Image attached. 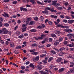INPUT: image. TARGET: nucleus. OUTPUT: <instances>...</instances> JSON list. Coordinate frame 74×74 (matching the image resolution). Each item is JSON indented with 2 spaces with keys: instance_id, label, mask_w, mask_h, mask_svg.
<instances>
[{
  "instance_id": "obj_1",
  "label": "nucleus",
  "mask_w": 74,
  "mask_h": 74,
  "mask_svg": "<svg viewBox=\"0 0 74 74\" xmlns=\"http://www.w3.org/2000/svg\"><path fill=\"white\" fill-rule=\"evenodd\" d=\"M2 34H7V33H8V31L7 30V29L5 28H3L2 29Z\"/></svg>"
},
{
  "instance_id": "obj_2",
  "label": "nucleus",
  "mask_w": 74,
  "mask_h": 74,
  "mask_svg": "<svg viewBox=\"0 0 74 74\" xmlns=\"http://www.w3.org/2000/svg\"><path fill=\"white\" fill-rule=\"evenodd\" d=\"M46 72H44L43 71H39L40 73H41V74H49V71L47 69L45 70Z\"/></svg>"
},
{
  "instance_id": "obj_3",
  "label": "nucleus",
  "mask_w": 74,
  "mask_h": 74,
  "mask_svg": "<svg viewBox=\"0 0 74 74\" xmlns=\"http://www.w3.org/2000/svg\"><path fill=\"white\" fill-rule=\"evenodd\" d=\"M46 37V35L42 34H41V36L39 37V38L40 39V40H43V38Z\"/></svg>"
},
{
  "instance_id": "obj_4",
  "label": "nucleus",
  "mask_w": 74,
  "mask_h": 74,
  "mask_svg": "<svg viewBox=\"0 0 74 74\" xmlns=\"http://www.w3.org/2000/svg\"><path fill=\"white\" fill-rule=\"evenodd\" d=\"M64 31L66 32H68V33H71L73 32V30L72 29H64Z\"/></svg>"
},
{
  "instance_id": "obj_5",
  "label": "nucleus",
  "mask_w": 74,
  "mask_h": 74,
  "mask_svg": "<svg viewBox=\"0 0 74 74\" xmlns=\"http://www.w3.org/2000/svg\"><path fill=\"white\" fill-rule=\"evenodd\" d=\"M39 59H40V56H38L35 57L34 59V62H37L39 60Z\"/></svg>"
},
{
  "instance_id": "obj_6",
  "label": "nucleus",
  "mask_w": 74,
  "mask_h": 74,
  "mask_svg": "<svg viewBox=\"0 0 74 74\" xmlns=\"http://www.w3.org/2000/svg\"><path fill=\"white\" fill-rule=\"evenodd\" d=\"M4 14H2V16H4L5 18H8L9 17V15L7 13H4Z\"/></svg>"
},
{
  "instance_id": "obj_7",
  "label": "nucleus",
  "mask_w": 74,
  "mask_h": 74,
  "mask_svg": "<svg viewBox=\"0 0 74 74\" xmlns=\"http://www.w3.org/2000/svg\"><path fill=\"white\" fill-rule=\"evenodd\" d=\"M42 12L44 14H46L47 15H48L49 13V12L47 10H45L44 11H42Z\"/></svg>"
},
{
  "instance_id": "obj_8",
  "label": "nucleus",
  "mask_w": 74,
  "mask_h": 74,
  "mask_svg": "<svg viewBox=\"0 0 74 74\" xmlns=\"http://www.w3.org/2000/svg\"><path fill=\"white\" fill-rule=\"evenodd\" d=\"M62 58H59L56 60V62H58V63H59L60 62L62 61Z\"/></svg>"
},
{
  "instance_id": "obj_9",
  "label": "nucleus",
  "mask_w": 74,
  "mask_h": 74,
  "mask_svg": "<svg viewBox=\"0 0 74 74\" xmlns=\"http://www.w3.org/2000/svg\"><path fill=\"white\" fill-rule=\"evenodd\" d=\"M34 24H35V21H32L29 22V25H34Z\"/></svg>"
},
{
  "instance_id": "obj_10",
  "label": "nucleus",
  "mask_w": 74,
  "mask_h": 74,
  "mask_svg": "<svg viewBox=\"0 0 74 74\" xmlns=\"http://www.w3.org/2000/svg\"><path fill=\"white\" fill-rule=\"evenodd\" d=\"M67 36L69 37V39H71V38H72L73 37V34H69L67 35Z\"/></svg>"
},
{
  "instance_id": "obj_11",
  "label": "nucleus",
  "mask_w": 74,
  "mask_h": 74,
  "mask_svg": "<svg viewBox=\"0 0 74 74\" xmlns=\"http://www.w3.org/2000/svg\"><path fill=\"white\" fill-rule=\"evenodd\" d=\"M59 41L58 40L56 41L54 43L55 46H57L59 45Z\"/></svg>"
},
{
  "instance_id": "obj_12",
  "label": "nucleus",
  "mask_w": 74,
  "mask_h": 74,
  "mask_svg": "<svg viewBox=\"0 0 74 74\" xmlns=\"http://www.w3.org/2000/svg\"><path fill=\"white\" fill-rule=\"evenodd\" d=\"M64 70V68H63L60 69L58 70V71L59 73H62V72H63Z\"/></svg>"
},
{
  "instance_id": "obj_13",
  "label": "nucleus",
  "mask_w": 74,
  "mask_h": 74,
  "mask_svg": "<svg viewBox=\"0 0 74 74\" xmlns=\"http://www.w3.org/2000/svg\"><path fill=\"white\" fill-rule=\"evenodd\" d=\"M50 17L51 18H54L55 19H57L58 17L57 16H55L54 15H51L50 16Z\"/></svg>"
},
{
  "instance_id": "obj_14",
  "label": "nucleus",
  "mask_w": 74,
  "mask_h": 74,
  "mask_svg": "<svg viewBox=\"0 0 74 74\" xmlns=\"http://www.w3.org/2000/svg\"><path fill=\"white\" fill-rule=\"evenodd\" d=\"M57 2V1H52V3L51 4L52 5H55Z\"/></svg>"
},
{
  "instance_id": "obj_15",
  "label": "nucleus",
  "mask_w": 74,
  "mask_h": 74,
  "mask_svg": "<svg viewBox=\"0 0 74 74\" xmlns=\"http://www.w3.org/2000/svg\"><path fill=\"white\" fill-rule=\"evenodd\" d=\"M68 22L69 23L71 24L72 23H74V20H68Z\"/></svg>"
},
{
  "instance_id": "obj_16",
  "label": "nucleus",
  "mask_w": 74,
  "mask_h": 74,
  "mask_svg": "<svg viewBox=\"0 0 74 74\" xmlns=\"http://www.w3.org/2000/svg\"><path fill=\"white\" fill-rule=\"evenodd\" d=\"M50 11H51V12H57V11L56 10H54V8H51Z\"/></svg>"
},
{
  "instance_id": "obj_17",
  "label": "nucleus",
  "mask_w": 74,
  "mask_h": 74,
  "mask_svg": "<svg viewBox=\"0 0 74 74\" xmlns=\"http://www.w3.org/2000/svg\"><path fill=\"white\" fill-rule=\"evenodd\" d=\"M30 2L31 3H32L33 4H36V2H35L34 0H30Z\"/></svg>"
},
{
  "instance_id": "obj_18",
  "label": "nucleus",
  "mask_w": 74,
  "mask_h": 74,
  "mask_svg": "<svg viewBox=\"0 0 74 74\" xmlns=\"http://www.w3.org/2000/svg\"><path fill=\"white\" fill-rule=\"evenodd\" d=\"M36 68L38 70H41L42 69V67L40 65H38L36 66Z\"/></svg>"
},
{
  "instance_id": "obj_19",
  "label": "nucleus",
  "mask_w": 74,
  "mask_h": 74,
  "mask_svg": "<svg viewBox=\"0 0 74 74\" xmlns=\"http://www.w3.org/2000/svg\"><path fill=\"white\" fill-rule=\"evenodd\" d=\"M10 46L12 48H14L15 47V45H14V43L13 42H11L10 43Z\"/></svg>"
},
{
  "instance_id": "obj_20",
  "label": "nucleus",
  "mask_w": 74,
  "mask_h": 74,
  "mask_svg": "<svg viewBox=\"0 0 74 74\" xmlns=\"http://www.w3.org/2000/svg\"><path fill=\"white\" fill-rule=\"evenodd\" d=\"M30 31L31 32L34 33V32H37V30L36 29H32L30 30Z\"/></svg>"
},
{
  "instance_id": "obj_21",
  "label": "nucleus",
  "mask_w": 74,
  "mask_h": 74,
  "mask_svg": "<svg viewBox=\"0 0 74 74\" xmlns=\"http://www.w3.org/2000/svg\"><path fill=\"white\" fill-rule=\"evenodd\" d=\"M63 38L62 37H61L59 38L58 41L59 42H60L61 41H63Z\"/></svg>"
},
{
  "instance_id": "obj_22",
  "label": "nucleus",
  "mask_w": 74,
  "mask_h": 74,
  "mask_svg": "<svg viewBox=\"0 0 74 74\" xmlns=\"http://www.w3.org/2000/svg\"><path fill=\"white\" fill-rule=\"evenodd\" d=\"M63 54H64V53L62 52V51L58 53V55L60 56H63Z\"/></svg>"
},
{
  "instance_id": "obj_23",
  "label": "nucleus",
  "mask_w": 74,
  "mask_h": 74,
  "mask_svg": "<svg viewBox=\"0 0 74 74\" xmlns=\"http://www.w3.org/2000/svg\"><path fill=\"white\" fill-rule=\"evenodd\" d=\"M30 67H31L33 69H34V65H33V64L32 63H31L29 65Z\"/></svg>"
},
{
  "instance_id": "obj_24",
  "label": "nucleus",
  "mask_w": 74,
  "mask_h": 74,
  "mask_svg": "<svg viewBox=\"0 0 74 74\" xmlns=\"http://www.w3.org/2000/svg\"><path fill=\"white\" fill-rule=\"evenodd\" d=\"M53 59V58L52 57H50L49 58L48 60L49 62H51V61H52V60Z\"/></svg>"
},
{
  "instance_id": "obj_25",
  "label": "nucleus",
  "mask_w": 74,
  "mask_h": 74,
  "mask_svg": "<svg viewBox=\"0 0 74 74\" xmlns=\"http://www.w3.org/2000/svg\"><path fill=\"white\" fill-rule=\"evenodd\" d=\"M24 37V35L23 34L19 36H18V38H23Z\"/></svg>"
},
{
  "instance_id": "obj_26",
  "label": "nucleus",
  "mask_w": 74,
  "mask_h": 74,
  "mask_svg": "<svg viewBox=\"0 0 74 74\" xmlns=\"http://www.w3.org/2000/svg\"><path fill=\"white\" fill-rule=\"evenodd\" d=\"M64 50H65V48L64 47H61L59 49V51H64Z\"/></svg>"
},
{
  "instance_id": "obj_27",
  "label": "nucleus",
  "mask_w": 74,
  "mask_h": 74,
  "mask_svg": "<svg viewBox=\"0 0 74 74\" xmlns=\"http://www.w3.org/2000/svg\"><path fill=\"white\" fill-rule=\"evenodd\" d=\"M61 32H60L58 31H56L55 32V33L56 34H60Z\"/></svg>"
},
{
  "instance_id": "obj_28",
  "label": "nucleus",
  "mask_w": 74,
  "mask_h": 74,
  "mask_svg": "<svg viewBox=\"0 0 74 74\" xmlns=\"http://www.w3.org/2000/svg\"><path fill=\"white\" fill-rule=\"evenodd\" d=\"M39 53L38 52H35L32 53V55H38Z\"/></svg>"
},
{
  "instance_id": "obj_29",
  "label": "nucleus",
  "mask_w": 74,
  "mask_h": 74,
  "mask_svg": "<svg viewBox=\"0 0 74 74\" xmlns=\"http://www.w3.org/2000/svg\"><path fill=\"white\" fill-rule=\"evenodd\" d=\"M27 28V27H24L22 29V32H26V28Z\"/></svg>"
},
{
  "instance_id": "obj_30",
  "label": "nucleus",
  "mask_w": 74,
  "mask_h": 74,
  "mask_svg": "<svg viewBox=\"0 0 74 74\" xmlns=\"http://www.w3.org/2000/svg\"><path fill=\"white\" fill-rule=\"evenodd\" d=\"M38 45L36 43H34L32 45V47H37Z\"/></svg>"
},
{
  "instance_id": "obj_31",
  "label": "nucleus",
  "mask_w": 74,
  "mask_h": 74,
  "mask_svg": "<svg viewBox=\"0 0 74 74\" xmlns=\"http://www.w3.org/2000/svg\"><path fill=\"white\" fill-rule=\"evenodd\" d=\"M25 66H22L21 67V69L22 70H25Z\"/></svg>"
},
{
  "instance_id": "obj_32",
  "label": "nucleus",
  "mask_w": 74,
  "mask_h": 74,
  "mask_svg": "<svg viewBox=\"0 0 74 74\" xmlns=\"http://www.w3.org/2000/svg\"><path fill=\"white\" fill-rule=\"evenodd\" d=\"M51 52L52 53H53V54H56V52L55 51H53V50H52L51 51Z\"/></svg>"
},
{
  "instance_id": "obj_33",
  "label": "nucleus",
  "mask_w": 74,
  "mask_h": 74,
  "mask_svg": "<svg viewBox=\"0 0 74 74\" xmlns=\"http://www.w3.org/2000/svg\"><path fill=\"white\" fill-rule=\"evenodd\" d=\"M38 47L39 48H42L44 47V45H39Z\"/></svg>"
},
{
  "instance_id": "obj_34",
  "label": "nucleus",
  "mask_w": 74,
  "mask_h": 74,
  "mask_svg": "<svg viewBox=\"0 0 74 74\" xmlns=\"http://www.w3.org/2000/svg\"><path fill=\"white\" fill-rule=\"evenodd\" d=\"M16 49H21V47L20 46H18L16 47Z\"/></svg>"
},
{
  "instance_id": "obj_35",
  "label": "nucleus",
  "mask_w": 74,
  "mask_h": 74,
  "mask_svg": "<svg viewBox=\"0 0 74 74\" xmlns=\"http://www.w3.org/2000/svg\"><path fill=\"white\" fill-rule=\"evenodd\" d=\"M3 21V17H0V23H2Z\"/></svg>"
},
{
  "instance_id": "obj_36",
  "label": "nucleus",
  "mask_w": 74,
  "mask_h": 74,
  "mask_svg": "<svg viewBox=\"0 0 74 74\" xmlns=\"http://www.w3.org/2000/svg\"><path fill=\"white\" fill-rule=\"evenodd\" d=\"M4 26H5L6 27H8L10 25H9V24H8V23H5L4 24Z\"/></svg>"
},
{
  "instance_id": "obj_37",
  "label": "nucleus",
  "mask_w": 74,
  "mask_h": 74,
  "mask_svg": "<svg viewBox=\"0 0 74 74\" xmlns=\"http://www.w3.org/2000/svg\"><path fill=\"white\" fill-rule=\"evenodd\" d=\"M47 55L46 54H42L40 55V58H43V57H45V56H46Z\"/></svg>"
},
{
  "instance_id": "obj_38",
  "label": "nucleus",
  "mask_w": 74,
  "mask_h": 74,
  "mask_svg": "<svg viewBox=\"0 0 74 74\" xmlns=\"http://www.w3.org/2000/svg\"><path fill=\"white\" fill-rule=\"evenodd\" d=\"M71 72V73H74V68L73 69H71L70 70Z\"/></svg>"
},
{
  "instance_id": "obj_39",
  "label": "nucleus",
  "mask_w": 74,
  "mask_h": 74,
  "mask_svg": "<svg viewBox=\"0 0 74 74\" xmlns=\"http://www.w3.org/2000/svg\"><path fill=\"white\" fill-rule=\"evenodd\" d=\"M59 5H60V4L59 3H56V4L55 5H54V6L55 7H58V6H59Z\"/></svg>"
},
{
  "instance_id": "obj_40",
  "label": "nucleus",
  "mask_w": 74,
  "mask_h": 74,
  "mask_svg": "<svg viewBox=\"0 0 74 74\" xmlns=\"http://www.w3.org/2000/svg\"><path fill=\"white\" fill-rule=\"evenodd\" d=\"M38 17H37V16H35L34 18V20H35V21H38Z\"/></svg>"
},
{
  "instance_id": "obj_41",
  "label": "nucleus",
  "mask_w": 74,
  "mask_h": 74,
  "mask_svg": "<svg viewBox=\"0 0 74 74\" xmlns=\"http://www.w3.org/2000/svg\"><path fill=\"white\" fill-rule=\"evenodd\" d=\"M36 51V50H35V49H31L29 51V52H33V53L34 52V51Z\"/></svg>"
},
{
  "instance_id": "obj_42",
  "label": "nucleus",
  "mask_w": 74,
  "mask_h": 74,
  "mask_svg": "<svg viewBox=\"0 0 74 74\" xmlns=\"http://www.w3.org/2000/svg\"><path fill=\"white\" fill-rule=\"evenodd\" d=\"M26 26H27V25L25 24H23V25H22V27L23 28L26 27Z\"/></svg>"
},
{
  "instance_id": "obj_43",
  "label": "nucleus",
  "mask_w": 74,
  "mask_h": 74,
  "mask_svg": "<svg viewBox=\"0 0 74 74\" xmlns=\"http://www.w3.org/2000/svg\"><path fill=\"white\" fill-rule=\"evenodd\" d=\"M51 36L53 37H56V35L55 34H53L51 35Z\"/></svg>"
},
{
  "instance_id": "obj_44",
  "label": "nucleus",
  "mask_w": 74,
  "mask_h": 74,
  "mask_svg": "<svg viewBox=\"0 0 74 74\" xmlns=\"http://www.w3.org/2000/svg\"><path fill=\"white\" fill-rule=\"evenodd\" d=\"M41 27H42V28H44V27H45V25L44 24H42L41 25Z\"/></svg>"
},
{
  "instance_id": "obj_45",
  "label": "nucleus",
  "mask_w": 74,
  "mask_h": 74,
  "mask_svg": "<svg viewBox=\"0 0 74 74\" xmlns=\"http://www.w3.org/2000/svg\"><path fill=\"white\" fill-rule=\"evenodd\" d=\"M62 25H61L60 24H59L56 26V27H61L62 28Z\"/></svg>"
},
{
  "instance_id": "obj_46",
  "label": "nucleus",
  "mask_w": 74,
  "mask_h": 74,
  "mask_svg": "<svg viewBox=\"0 0 74 74\" xmlns=\"http://www.w3.org/2000/svg\"><path fill=\"white\" fill-rule=\"evenodd\" d=\"M40 36L38 37V38H35V40H41V39L40 38Z\"/></svg>"
},
{
  "instance_id": "obj_47",
  "label": "nucleus",
  "mask_w": 74,
  "mask_h": 74,
  "mask_svg": "<svg viewBox=\"0 0 74 74\" xmlns=\"http://www.w3.org/2000/svg\"><path fill=\"white\" fill-rule=\"evenodd\" d=\"M17 4V1H14L12 2L13 4Z\"/></svg>"
},
{
  "instance_id": "obj_48",
  "label": "nucleus",
  "mask_w": 74,
  "mask_h": 74,
  "mask_svg": "<svg viewBox=\"0 0 74 74\" xmlns=\"http://www.w3.org/2000/svg\"><path fill=\"white\" fill-rule=\"evenodd\" d=\"M64 5H65V6H67L69 5V3H68V2H65L64 3Z\"/></svg>"
},
{
  "instance_id": "obj_49",
  "label": "nucleus",
  "mask_w": 74,
  "mask_h": 74,
  "mask_svg": "<svg viewBox=\"0 0 74 74\" xmlns=\"http://www.w3.org/2000/svg\"><path fill=\"white\" fill-rule=\"evenodd\" d=\"M48 56L47 55L46 56V57L45 58V60L47 61L48 60Z\"/></svg>"
},
{
  "instance_id": "obj_50",
  "label": "nucleus",
  "mask_w": 74,
  "mask_h": 74,
  "mask_svg": "<svg viewBox=\"0 0 74 74\" xmlns=\"http://www.w3.org/2000/svg\"><path fill=\"white\" fill-rule=\"evenodd\" d=\"M42 62L44 64H46L47 63V61H46L45 60H42Z\"/></svg>"
},
{
  "instance_id": "obj_51",
  "label": "nucleus",
  "mask_w": 74,
  "mask_h": 74,
  "mask_svg": "<svg viewBox=\"0 0 74 74\" xmlns=\"http://www.w3.org/2000/svg\"><path fill=\"white\" fill-rule=\"evenodd\" d=\"M60 17L61 18H64V15H60Z\"/></svg>"
},
{
  "instance_id": "obj_52",
  "label": "nucleus",
  "mask_w": 74,
  "mask_h": 74,
  "mask_svg": "<svg viewBox=\"0 0 74 74\" xmlns=\"http://www.w3.org/2000/svg\"><path fill=\"white\" fill-rule=\"evenodd\" d=\"M48 24L49 25H52V21H49L48 23Z\"/></svg>"
},
{
  "instance_id": "obj_53",
  "label": "nucleus",
  "mask_w": 74,
  "mask_h": 74,
  "mask_svg": "<svg viewBox=\"0 0 74 74\" xmlns=\"http://www.w3.org/2000/svg\"><path fill=\"white\" fill-rule=\"evenodd\" d=\"M69 63V62L66 60H64V64H66V63Z\"/></svg>"
},
{
  "instance_id": "obj_54",
  "label": "nucleus",
  "mask_w": 74,
  "mask_h": 74,
  "mask_svg": "<svg viewBox=\"0 0 74 74\" xmlns=\"http://www.w3.org/2000/svg\"><path fill=\"white\" fill-rule=\"evenodd\" d=\"M62 7H58L57 8V9L59 10H62Z\"/></svg>"
},
{
  "instance_id": "obj_55",
  "label": "nucleus",
  "mask_w": 74,
  "mask_h": 74,
  "mask_svg": "<svg viewBox=\"0 0 74 74\" xmlns=\"http://www.w3.org/2000/svg\"><path fill=\"white\" fill-rule=\"evenodd\" d=\"M12 65H13L14 66H16V67H18V65L14 63H13Z\"/></svg>"
},
{
  "instance_id": "obj_56",
  "label": "nucleus",
  "mask_w": 74,
  "mask_h": 74,
  "mask_svg": "<svg viewBox=\"0 0 74 74\" xmlns=\"http://www.w3.org/2000/svg\"><path fill=\"white\" fill-rule=\"evenodd\" d=\"M26 43H27L26 42H24L23 43V44H24V45H25V47H26V45H27Z\"/></svg>"
},
{
  "instance_id": "obj_57",
  "label": "nucleus",
  "mask_w": 74,
  "mask_h": 74,
  "mask_svg": "<svg viewBox=\"0 0 74 74\" xmlns=\"http://www.w3.org/2000/svg\"><path fill=\"white\" fill-rule=\"evenodd\" d=\"M63 22H65V23H66V22H67V20L66 19L63 20Z\"/></svg>"
},
{
  "instance_id": "obj_58",
  "label": "nucleus",
  "mask_w": 74,
  "mask_h": 74,
  "mask_svg": "<svg viewBox=\"0 0 74 74\" xmlns=\"http://www.w3.org/2000/svg\"><path fill=\"white\" fill-rule=\"evenodd\" d=\"M16 34H17V35L18 36V35H19V34H20V32H16Z\"/></svg>"
},
{
  "instance_id": "obj_59",
  "label": "nucleus",
  "mask_w": 74,
  "mask_h": 74,
  "mask_svg": "<svg viewBox=\"0 0 74 74\" xmlns=\"http://www.w3.org/2000/svg\"><path fill=\"white\" fill-rule=\"evenodd\" d=\"M66 19H71V18L70 16H66Z\"/></svg>"
},
{
  "instance_id": "obj_60",
  "label": "nucleus",
  "mask_w": 74,
  "mask_h": 74,
  "mask_svg": "<svg viewBox=\"0 0 74 74\" xmlns=\"http://www.w3.org/2000/svg\"><path fill=\"white\" fill-rule=\"evenodd\" d=\"M49 40L50 42H52V38H50L49 39Z\"/></svg>"
},
{
  "instance_id": "obj_61",
  "label": "nucleus",
  "mask_w": 74,
  "mask_h": 74,
  "mask_svg": "<svg viewBox=\"0 0 74 74\" xmlns=\"http://www.w3.org/2000/svg\"><path fill=\"white\" fill-rule=\"evenodd\" d=\"M58 70V68H54L53 69V70H54V71H57Z\"/></svg>"
},
{
  "instance_id": "obj_62",
  "label": "nucleus",
  "mask_w": 74,
  "mask_h": 74,
  "mask_svg": "<svg viewBox=\"0 0 74 74\" xmlns=\"http://www.w3.org/2000/svg\"><path fill=\"white\" fill-rule=\"evenodd\" d=\"M57 23H59V22H60V19H57Z\"/></svg>"
},
{
  "instance_id": "obj_63",
  "label": "nucleus",
  "mask_w": 74,
  "mask_h": 74,
  "mask_svg": "<svg viewBox=\"0 0 74 74\" xmlns=\"http://www.w3.org/2000/svg\"><path fill=\"white\" fill-rule=\"evenodd\" d=\"M54 67V66L52 65H50V69H52V67Z\"/></svg>"
},
{
  "instance_id": "obj_64",
  "label": "nucleus",
  "mask_w": 74,
  "mask_h": 74,
  "mask_svg": "<svg viewBox=\"0 0 74 74\" xmlns=\"http://www.w3.org/2000/svg\"><path fill=\"white\" fill-rule=\"evenodd\" d=\"M71 73V71H69L66 73V74H70Z\"/></svg>"
}]
</instances>
